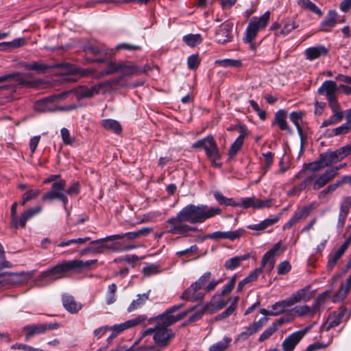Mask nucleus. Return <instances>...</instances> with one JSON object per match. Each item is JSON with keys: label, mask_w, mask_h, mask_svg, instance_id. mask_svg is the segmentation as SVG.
I'll return each mask as SVG.
<instances>
[{"label": "nucleus", "mask_w": 351, "mask_h": 351, "mask_svg": "<svg viewBox=\"0 0 351 351\" xmlns=\"http://www.w3.org/2000/svg\"><path fill=\"white\" fill-rule=\"evenodd\" d=\"M331 152L333 155L335 161L337 163L344 159L351 153V145H346Z\"/></svg>", "instance_id": "nucleus-40"}, {"label": "nucleus", "mask_w": 351, "mask_h": 351, "mask_svg": "<svg viewBox=\"0 0 351 351\" xmlns=\"http://www.w3.org/2000/svg\"><path fill=\"white\" fill-rule=\"evenodd\" d=\"M69 95V92H64L57 95H53L42 100L38 101L34 105V109L37 112H52L55 111L52 104L54 101L63 99Z\"/></svg>", "instance_id": "nucleus-16"}, {"label": "nucleus", "mask_w": 351, "mask_h": 351, "mask_svg": "<svg viewBox=\"0 0 351 351\" xmlns=\"http://www.w3.org/2000/svg\"><path fill=\"white\" fill-rule=\"evenodd\" d=\"M115 238H108V237L90 242L91 252L95 254L104 253L106 250H115L114 244L112 243H108L106 241L108 240H114Z\"/></svg>", "instance_id": "nucleus-19"}, {"label": "nucleus", "mask_w": 351, "mask_h": 351, "mask_svg": "<svg viewBox=\"0 0 351 351\" xmlns=\"http://www.w3.org/2000/svg\"><path fill=\"white\" fill-rule=\"evenodd\" d=\"M251 313H254L255 315L257 314H263V308L261 307V302L257 301L250 306H249L245 311V315H249Z\"/></svg>", "instance_id": "nucleus-60"}, {"label": "nucleus", "mask_w": 351, "mask_h": 351, "mask_svg": "<svg viewBox=\"0 0 351 351\" xmlns=\"http://www.w3.org/2000/svg\"><path fill=\"white\" fill-rule=\"evenodd\" d=\"M210 278L211 273L210 271L204 273L183 291L180 298L191 302L202 301L206 293L214 291L217 286L223 281L221 278L210 280Z\"/></svg>", "instance_id": "nucleus-3"}, {"label": "nucleus", "mask_w": 351, "mask_h": 351, "mask_svg": "<svg viewBox=\"0 0 351 351\" xmlns=\"http://www.w3.org/2000/svg\"><path fill=\"white\" fill-rule=\"evenodd\" d=\"M64 308L70 313L75 314L82 308V304L77 302L72 295L64 294L62 298Z\"/></svg>", "instance_id": "nucleus-25"}, {"label": "nucleus", "mask_w": 351, "mask_h": 351, "mask_svg": "<svg viewBox=\"0 0 351 351\" xmlns=\"http://www.w3.org/2000/svg\"><path fill=\"white\" fill-rule=\"evenodd\" d=\"M12 80L16 85L25 86L28 82L23 78V75L20 73H13L0 76V83Z\"/></svg>", "instance_id": "nucleus-33"}, {"label": "nucleus", "mask_w": 351, "mask_h": 351, "mask_svg": "<svg viewBox=\"0 0 351 351\" xmlns=\"http://www.w3.org/2000/svg\"><path fill=\"white\" fill-rule=\"evenodd\" d=\"M140 47L137 45H132L130 43H120L118 44L114 49L111 50L110 54H114L116 51L118 50H126V51H136L138 50Z\"/></svg>", "instance_id": "nucleus-54"}, {"label": "nucleus", "mask_w": 351, "mask_h": 351, "mask_svg": "<svg viewBox=\"0 0 351 351\" xmlns=\"http://www.w3.org/2000/svg\"><path fill=\"white\" fill-rule=\"evenodd\" d=\"M250 256V254H245L241 256L232 257L226 261L224 267L227 270H233L238 267L241 262L247 260Z\"/></svg>", "instance_id": "nucleus-34"}, {"label": "nucleus", "mask_w": 351, "mask_h": 351, "mask_svg": "<svg viewBox=\"0 0 351 351\" xmlns=\"http://www.w3.org/2000/svg\"><path fill=\"white\" fill-rule=\"evenodd\" d=\"M233 23L226 21L219 27L215 33L216 41L219 44H225L232 40Z\"/></svg>", "instance_id": "nucleus-18"}, {"label": "nucleus", "mask_w": 351, "mask_h": 351, "mask_svg": "<svg viewBox=\"0 0 351 351\" xmlns=\"http://www.w3.org/2000/svg\"><path fill=\"white\" fill-rule=\"evenodd\" d=\"M230 343H231V338L228 336H225L221 341L212 344L209 347L208 350L209 351H225L230 346Z\"/></svg>", "instance_id": "nucleus-38"}, {"label": "nucleus", "mask_w": 351, "mask_h": 351, "mask_svg": "<svg viewBox=\"0 0 351 351\" xmlns=\"http://www.w3.org/2000/svg\"><path fill=\"white\" fill-rule=\"evenodd\" d=\"M338 14L335 10H330L324 20L320 23V30L330 32L337 23Z\"/></svg>", "instance_id": "nucleus-23"}, {"label": "nucleus", "mask_w": 351, "mask_h": 351, "mask_svg": "<svg viewBox=\"0 0 351 351\" xmlns=\"http://www.w3.org/2000/svg\"><path fill=\"white\" fill-rule=\"evenodd\" d=\"M348 179V177H344L341 180H337L335 183L328 185L325 189L322 191L318 194V198L319 199H326L329 194L332 193L338 187L341 186L343 184L346 183L347 182Z\"/></svg>", "instance_id": "nucleus-35"}, {"label": "nucleus", "mask_w": 351, "mask_h": 351, "mask_svg": "<svg viewBox=\"0 0 351 351\" xmlns=\"http://www.w3.org/2000/svg\"><path fill=\"white\" fill-rule=\"evenodd\" d=\"M328 296V292L326 291L317 296L316 304L312 307L307 305L295 306L292 309V313L296 316H304L308 314H314L317 311L318 305L321 303H324Z\"/></svg>", "instance_id": "nucleus-17"}, {"label": "nucleus", "mask_w": 351, "mask_h": 351, "mask_svg": "<svg viewBox=\"0 0 351 351\" xmlns=\"http://www.w3.org/2000/svg\"><path fill=\"white\" fill-rule=\"evenodd\" d=\"M311 211L309 207H304L301 210L295 213L293 216L289 220V221L285 225V228H291L293 224L298 222L300 219L306 217Z\"/></svg>", "instance_id": "nucleus-36"}, {"label": "nucleus", "mask_w": 351, "mask_h": 351, "mask_svg": "<svg viewBox=\"0 0 351 351\" xmlns=\"http://www.w3.org/2000/svg\"><path fill=\"white\" fill-rule=\"evenodd\" d=\"M182 305H174L167 309L162 314L157 316L155 319L158 321L154 328L146 329L142 333L143 336L153 334V339L158 347L164 348L169 344L171 339L175 335L173 331L168 329V327L186 316L188 311L176 313ZM191 308L189 312L192 311Z\"/></svg>", "instance_id": "nucleus-2"}, {"label": "nucleus", "mask_w": 351, "mask_h": 351, "mask_svg": "<svg viewBox=\"0 0 351 351\" xmlns=\"http://www.w3.org/2000/svg\"><path fill=\"white\" fill-rule=\"evenodd\" d=\"M192 147L196 149H204L210 159L218 160L220 158L217 144L211 135L197 141L192 145Z\"/></svg>", "instance_id": "nucleus-8"}, {"label": "nucleus", "mask_w": 351, "mask_h": 351, "mask_svg": "<svg viewBox=\"0 0 351 351\" xmlns=\"http://www.w3.org/2000/svg\"><path fill=\"white\" fill-rule=\"evenodd\" d=\"M150 290L142 294H138L136 298L134 299L128 306L127 311L129 313L133 312L142 308L149 300Z\"/></svg>", "instance_id": "nucleus-28"}, {"label": "nucleus", "mask_w": 351, "mask_h": 351, "mask_svg": "<svg viewBox=\"0 0 351 351\" xmlns=\"http://www.w3.org/2000/svg\"><path fill=\"white\" fill-rule=\"evenodd\" d=\"M262 206H263L262 202L256 204L254 202V199L252 197L242 198L239 201L234 200V204H233V206H241L244 208H250V207H261Z\"/></svg>", "instance_id": "nucleus-41"}, {"label": "nucleus", "mask_w": 351, "mask_h": 351, "mask_svg": "<svg viewBox=\"0 0 351 351\" xmlns=\"http://www.w3.org/2000/svg\"><path fill=\"white\" fill-rule=\"evenodd\" d=\"M346 313V308L345 307H340L337 311L332 312L322 325L321 330L329 331L331 328L339 326L345 317Z\"/></svg>", "instance_id": "nucleus-15"}, {"label": "nucleus", "mask_w": 351, "mask_h": 351, "mask_svg": "<svg viewBox=\"0 0 351 351\" xmlns=\"http://www.w3.org/2000/svg\"><path fill=\"white\" fill-rule=\"evenodd\" d=\"M124 237H126L128 240H135L139 238L138 234L136 231L134 232H128L124 234H113L110 236H108V238H115V239H121Z\"/></svg>", "instance_id": "nucleus-58"}, {"label": "nucleus", "mask_w": 351, "mask_h": 351, "mask_svg": "<svg viewBox=\"0 0 351 351\" xmlns=\"http://www.w3.org/2000/svg\"><path fill=\"white\" fill-rule=\"evenodd\" d=\"M66 186V182L64 180H60L54 182L51 186L50 191L46 193L42 197L43 201H51L55 199H58L60 196L64 193Z\"/></svg>", "instance_id": "nucleus-21"}, {"label": "nucleus", "mask_w": 351, "mask_h": 351, "mask_svg": "<svg viewBox=\"0 0 351 351\" xmlns=\"http://www.w3.org/2000/svg\"><path fill=\"white\" fill-rule=\"evenodd\" d=\"M263 27V15L256 17H253L245 32L243 41L250 45L252 49H255V46L252 43L253 39L256 37L258 32Z\"/></svg>", "instance_id": "nucleus-11"}, {"label": "nucleus", "mask_w": 351, "mask_h": 351, "mask_svg": "<svg viewBox=\"0 0 351 351\" xmlns=\"http://www.w3.org/2000/svg\"><path fill=\"white\" fill-rule=\"evenodd\" d=\"M90 240V237H84V238H77V239H72L65 241L60 242L58 244V246L60 247H64L66 246H69L71 244H84L86 242Z\"/></svg>", "instance_id": "nucleus-52"}, {"label": "nucleus", "mask_w": 351, "mask_h": 351, "mask_svg": "<svg viewBox=\"0 0 351 351\" xmlns=\"http://www.w3.org/2000/svg\"><path fill=\"white\" fill-rule=\"evenodd\" d=\"M42 210L43 208L41 206H36L33 208H29L27 210L24 211L22 213L21 217L19 218L18 228L20 227L21 228H24L25 227L27 221L33 217L40 213Z\"/></svg>", "instance_id": "nucleus-29"}, {"label": "nucleus", "mask_w": 351, "mask_h": 351, "mask_svg": "<svg viewBox=\"0 0 351 351\" xmlns=\"http://www.w3.org/2000/svg\"><path fill=\"white\" fill-rule=\"evenodd\" d=\"M187 220L184 216L180 215V210L176 216L169 218L167 223V232L171 234H179L182 237H186L189 232L195 231V228H192L186 224Z\"/></svg>", "instance_id": "nucleus-7"}, {"label": "nucleus", "mask_w": 351, "mask_h": 351, "mask_svg": "<svg viewBox=\"0 0 351 351\" xmlns=\"http://www.w3.org/2000/svg\"><path fill=\"white\" fill-rule=\"evenodd\" d=\"M183 41L189 47H195L201 43L202 37L199 34H189L183 37Z\"/></svg>", "instance_id": "nucleus-49"}, {"label": "nucleus", "mask_w": 351, "mask_h": 351, "mask_svg": "<svg viewBox=\"0 0 351 351\" xmlns=\"http://www.w3.org/2000/svg\"><path fill=\"white\" fill-rule=\"evenodd\" d=\"M349 242L346 241L337 249L335 253L329 254L327 263V269L329 271H332L337 261L341 258V257L347 250Z\"/></svg>", "instance_id": "nucleus-24"}, {"label": "nucleus", "mask_w": 351, "mask_h": 351, "mask_svg": "<svg viewBox=\"0 0 351 351\" xmlns=\"http://www.w3.org/2000/svg\"><path fill=\"white\" fill-rule=\"evenodd\" d=\"M23 278V274L5 271V285L20 283Z\"/></svg>", "instance_id": "nucleus-50"}, {"label": "nucleus", "mask_w": 351, "mask_h": 351, "mask_svg": "<svg viewBox=\"0 0 351 351\" xmlns=\"http://www.w3.org/2000/svg\"><path fill=\"white\" fill-rule=\"evenodd\" d=\"M200 63L199 57L197 54L191 55L187 60L188 67L190 69H196Z\"/></svg>", "instance_id": "nucleus-62"}, {"label": "nucleus", "mask_w": 351, "mask_h": 351, "mask_svg": "<svg viewBox=\"0 0 351 351\" xmlns=\"http://www.w3.org/2000/svg\"><path fill=\"white\" fill-rule=\"evenodd\" d=\"M319 160L321 163L324 165V168L336 163L331 152L321 154Z\"/></svg>", "instance_id": "nucleus-56"}, {"label": "nucleus", "mask_w": 351, "mask_h": 351, "mask_svg": "<svg viewBox=\"0 0 351 351\" xmlns=\"http://www.w3.org/2000/svg\"><path fill=\"white\" fill-rule=\"evenodd\" d=\"M298 3L301 8L309 10L319 16L322 14L321 10L310 0H298Z\"/></svg>", "instance_id": "nucleus-47"}, {"label": "nucleus", "mask_w": 351, "mask_h": 351, "mask_svg": "<svg viewBox=\"0 0 351 351\" xmlns=\"http://www.w3.org/2000/svg\"><path fill=\"white\" fill-rule=\"evenodd\" d=\"M328 52V49L324 46L317 45L307 48L304 51V54L307 60L312 61L319 58L322 56H326Z\"/></svg>", "instance_id": "nucleus-27"}, {"label": "nucleus", "mask_w": 351, "mask_h": 351, "mask_svg": "<svg viewBox=\"0 0 351 351\" xmlns=\"http://www.w3.org/2000/svg\"><path fill=\"white\" fill-rule=\"evenodd\" d=\"M290 307L287 299L276 302L271 306V311L265 309V315H278L284 312L287 308Z\"/></svg>", "instance_id": "nucleus-37"}, {"label": "nucleus", "mask_w": 351, "mask_h": 351, "mask_svg": "<svg viewBox=\"0 0 351 351\" xmlns=\"http://www.w3.org/2000/svg\"><path fill=\"white\" fill-rule=\"evenodd\" d=\"M286 117L287 115L285 112L282 110H280L276 113V121L280 130L290 131V129L286 121Z\"/></svg>", "instance_id": "nucleus-46"}, {"label": "nucleus", "mask_w": 351, "mask_h": 351, "mask_svg": "<svg viewBox=\"0 0 351 351\" xmlns=\"http://www.w3.org/2000/svg\"><path fill=\"white\" fill-rule=\"evenodd\" d=\"M101 125L105 129L112 131L116 134H119L122 130L120 123L117 121L111 119H103Z\"/></svg>", "instance_id": "nucleus-39"}, {"label": "nucleus", "mask_w": 351, "mask_h": 351, "mask_svg": "<svg viewBox=\"0 0 351 351\" xmlns=\"http://www.w3.org/2000/svg\"><path fill=\"white\" fill-rule=\"evenodd\" d=\"M110 86V82H105L95 84L91 87L86 86H80L77 88L68 91L69 94L74 92L77 99H80L85 97H92L95 95L99 94L102 90L106 91Z\"/></svg>", "instance_id": "nucleus-9"}, {"label": "nucleus", "mask_w": 351, "mask_h": 351, "mask_svg": "<svg viewBox=\"0 0 351 351\" xmlns=\"http://www.w3.org/2000/svg\"><path fill=\"white\" fill-rule=\"evenodd\" d=\"M302 112H293L290 114V119L292 123L295 125L298 132L300 134L302 133V128L300 125V123L302 121Z\"/></svg>", "instance_id": "nucleus-57"}, {"label": "nucleus", "mask_w": 351, "mask_h": 351, "mask_svg": "<svg viewBox=\"0 0 351 351\" xmlns=\"http://www.w3.org/2000/svg\"><path fill=\"white\" fill-rule=\"evenodd\" d=\"M324 169V165L320 160L311 162L306 165L304 169L296 173L293 181L301 179L305 176V178L298 185L287 192L288 195H298L302 191L311 188L314 191H318L325 186L329 182L333 180L337 175L338 167L326 171L324 173L317 175L316 173Z\"/></svg>", "instance_id": "nucleus-1"}, {"label": "nucleus", "mask_w": 351, "mask_h": 351, "mask_svg": "<svg viewBox=\"0 0 351 351\" xmlns=\"http://www.w3.org/2000/svg\"><path fill=\"white\" fill-rule=\"evenodd\" d=\"M40 193V190L39 189H29L27 191L22 195V201L21 202V205L24 206L27 202L35 199L37 197Z\"/></svg>", "instance_id": "nucleus-51"}, {"label": "nucleus", "mask_w": 351, "mask_h": 351, "mask_svg": "<svg viewBox=\"0 0 351 351\" xmlns=\"http://www.w3.org/2000/svg\"><path fill=\"white\" fill-rule=\"evenodd\" d=\"M280 243L278 242L276 243L274 246L266 254H265V266L267 265L269 270L272 269L274 267L275 263L274 257L280 254Z\"/></svg>", "instance_id": "nucleus-32"}, {"label": "nucleus", "mask_w": 351, "mask_h": 351, "mask_svg": "<svg viewBox=\"0 0 351 351\" xmlns=\"http://www.w3.org/2000/svg\"><path fill=\"white\" fill-rule=\"evenodd\" d=\"M160 271V267L156 264H151L143 268V273L145 276H147L156 274Z\"/></svg>", "instance_id": "nucleus-59"}, {"label": "nucleus", "mask_w": 351, "mask_h": 351, "mask_svg": "<svg viewBox=\"0 0 351 351\" xmlns=\"http://www.w3.org/2000/svg\"><path fill=\"white\" fill-rule=\"evenodd\" d=\"M338 90L339 88L335 82L326 80L324 82L322 86L318 88L317 93L326 97L329 106H339L337 100Z\"/></svg>", "instance_id": "nucleus-10"}, {"label": "nucleus", "mask_w": 351, "mask_h": 351, "mask_svg": "<svg viewBox=\"0 0 351 351\" xmlns=\"http://www.w3.org/2000/svg\"><path fill=\"white\" fill-rule=\"evenodd\" d=\"M125 330H127V328L125 322L109 327V330L112 331V337H117Z\"/></svg>", "instance_id": "nucleus-64"}, {"label": "nucleus", "mask_w": 351, "mask_h": 351, "mask_svg": "<svg viewBox=\"0 0 351 351\" xmlns=\"http://www.w3.org/2000/svg\"><path fill=\"white\" fill-rule=\"evenodd\" d=\"M244 134H240L234 141V142L231 145L228 155L230 158H233L237 152L241 149L243 141H244Z\"/></svg>", "instance_id": "nucleus-42"}, {"label": "nucleus", "mask_w": 351, "mask_h": 351, "mask_svg": "<svg viewBox=\"0 0 351 351\" xmlns=\"http://www.w3.org/2000/svg\"><path fill=\"white\" fill-rule=\"evenodd\" d=\"M215 65H219L220 66L227 68H239L242 66V62L239 60H234V59H223V60H217L215 61Z\"/></svg>", "instance_id": "nucleus-43"}, {"label": "nucleus", "mask_w": 351, "mask_h": 351, "mask_svg": "<svg viewBox=\"0 0 351 351\" xmlns=\"http://www.w3.org/2000/svg\"><path fill=\"white\" fill-rule=\"evenodd\" d=\"M351 208V196L343 198L340 206L337 226L342 228L344 226L350 208Z\"/></svg>", "instance_id": "nucleus-26"}, {"label": "nucleus", "mask_w": 351, "mask_h": 351, "mask_svg": "<svg viewBox=\"0 0 351 351\" xmlns=\"http://www.w3.org/2000/svg\"><path fill=\"white\" fill-rule=\"evenodd\" d=\"M245 230L239 228L234 231H216L206 237V238L211 239H228L230 241H234L243 235Z\"/></svg>", "instance_id": "nucleus-20"}, {"label": "nucleus", "mask_w": 351, "mask_h": 351, "mask_svg": "<svg viewBox=\"0 0 351 351\" xmlns=\"http://www.w3.org/2000/svg\"><path fill=\"white\" fill-rule=\"evenodd\" d=\"M221 209L208 207L205 204H188L180 210V215L184 216L188 222L195 224L205 221L220 214Z\"/></svg>", "instance_id": "nucleus-5"}, {"label": "nucleus", "mask_w": 351, "mask_h": 351, "mask_svg": "<svg viewBox=\"0 0 351 351\" xmlns=\"http://www.w3.org/2000/svg\"><path fill=\"white\" fill-rule=\"evenodd\" d=\"M147 317L145 315H139L136 317L125 322L127 329L133 328L138 325L146 326Z\"/></svg>", "instance_id": "nucleus-44"}, {"label": "nucleus", "mask_w": 351, "mask_h": 351, "mask_svg": "<svg viewBox=\"0 0 351 351\" xmlns=\"http://www.w3.org/2000/svg\"><path fill=\"white\" fill-rule=\"evenodd\" d=\"M117 285L112 283L108 287V290L106 293V302L108 305L114 303L117 300Z\"/></svg>", "instance_id": "nucleus-45"}, {"label": "nucleus", "mask_w": 351, "mask_h": 351, "mask_svg": "<svg viewBox=\"0 0 351 351\" xmlns=\"http://www.w3.org/2000/svg\"><path fill=\"white\" fill-rule=\"evenodd\" d=\"M319 160L321 163L324 165V168L336 163L331 152L321 154Z\"/></svg>", "instance_id": "nucleus-55"}, {"label": "nucleus", "mask_w": 351, "mask_h": 351, "mask_svg": "<svg viewBox=\"0 0 351 351\" xmlns=\"http://www.w3.org/2000/svg\"><path fill=\"white\" fill-rule=\"evenodd\" d=\"M60 134L65 145H72L74 143V138L71 136L69 130L66 128L60 130Z\"/></svg>", "instance_id": "nucleus-63"}, {"label": "nucleus", "mask_w": 351, "mask_h": 351, "mask_svg": "<svg viewBox=\"0 0 351 351\" xmlns=\"http://www.w3.org/2000/svg\"><path fill=\"white\" fill-rule=\"evenodd\" d=\"M239 300V296H234L228 300V302L230 303L229 306L225 310L226 315L228 317L232 314L237 306L238 301Z\"/></svg>", "instance_id": "nucleus-61"}, {"label": "nucleus", "mask_w": 351, "mask_h": 351, "mask_svg": "<svg viewBox=\"0 0 351 351\" xmlns=\"http://www.w3.org/2000/svg\"><path fill=\"white\" fill-rule=\"evenodd\" d=\"M25 44V39L23 38L14 39L11 42H3L0 43V49L6 50L9 49L17 48Z\"/></svg>", "instance_id": "nucleus-48"}, {"label": "nucleus", "mask_w": 351, "mask_h": 351, "mask_svg": "<svg viewBox=\"0 0 351 351\" xmlns=\"http://www.w3.org/2000/svg\"><path fill=\"white\" fill-rule=\"evenodd\" d=\"M312 326H306L305 328L296 331L289 335L282 342V346L285 351H293L296 345L310 331Z\"/></svg>", "instance_id": "nucleus-14"}, {"label": "nucleus", "mask_w": 351, "mask_h": 351, "mask_svg": "<svg viewBox=\"0 0 351 351\" xmlns=\"http://www.w3.org/2000/svg\"><path fill=\"white\" fill-rule=\"evenodd\" d=\"M310 298L307 289H300L293 293L290 297L286 298L289 306H292L296 303L306 302Z\"/></svg>", "instance_id": "nucleus-31"}, {"label": "nucleus", "mask_w": 351, "mask_h": 351, "mask_svg": "<svg viewBox=\"0 0 351 351\" xmlns=\"http://www.w3.org/2000/svg\"><path fill=\"white\" fill-rule=\"evenodd\" d=\"M215 198L219 204L226 206H233L234 199L232 198H227L224 197L220 192L215 191L213 193Z\"/></svg>", "instance_id": "nucleus-53"}, {"label": "nucleus", "mask_w": 351, "mask_h": 351, "mask_svg": "<svg viewBox=\"0 0 351 351\" xmlns=\"http://www.w3.org/2000/svg\"><path fill=\"white\" fill-rule=\"evenodd\" d=\"M58 327L59 324L57 323L32 324L25 326L23 331L25 333V340L29 341L35 335L44 334L47 330H55Z\"/></svg>", "instance_id": "nucleus-12"}, {"label": "nucleus", "mask_w": 351, "mask_h": 351, "mask_svg": "<svg viewBox=\"0 0 351 351\" xmlns=\"http://www.w3.org/2000/svg\"><path fill=\"white\" fill-rule=\"evenodd\" d=\"M333 114L328 119L323 121L321 127H327L328 125H335L339 123L343 118V114L341 110L340 106H330Z\"/></svg>", "instance_id": "nucleus-30"}, {"label": "nucleus", "mask_w": 351, "mask_h": 351, "mask_svg": "<svg viewBox=\"0 0 351 351\" xmlns=\"http://www.w3.org/2000/svg\"><path fill=\"white\" fill-rule=\"evenodd\" d=\"M97 261L96 259L86 261L82 260L64 261L44 271L42 274V278L46 280H56L64 278L70 270L88 268Z\"/></svg>", "instance_id": "nucleus-4"}, {"label": "nucleus", "mask_w": 351, "mask_h": 351, "mask_svg": "<svg viewBox=\"0 0 351 351\" xmlns=\"http://www.w3.org/2000/svg\"><path fill=\"white\" fill-rule=\"evenodd\" d=\"M226 305V302L221 293H215L211 300L207 302L205 306V310L208 311V314H213L216 311L221 309Z\"/></svg>", "instance_id": "nucleus-22"}, {"label": "nucleus", "mask_w": 351, "mask_h": 351, "mask_svg": "<svg viewBox=\"0 0 351 351\" xmlns=\"http://www.w3.org/2000/svg\"><path fill=\"white\" fill-rule=\"evenodd\" d=\"M145 69L141 68L136 63L128 60H119L117 62L110 61L108 63L107 69L101 72L100 75L104 76L114 73H119L121 77L130 78L134 75H138L145 72Z\"/></svg>", "instance_id": "nucleus-6"}, {"label": "nucleus", "mask_w": 351, "mask_h": 351, "mask_svg": "<svg viewBox=\"0 0 351 351\" xmlns=\"http://www.w3.org/2000/svg\"><path fill=\"white\" fill-rule=\"evenodd\" d=\"M21 66L24 67L26 70L28 71H35L39 73H43L50 68H62L65 67L66 71L67 72L73 73L76 71L74 66L70 64H55L49 66L41 62H33L30 63L23 62L21 63Z\"/></svg>", "instance_id": "nucleus-13"}]
</instances>
